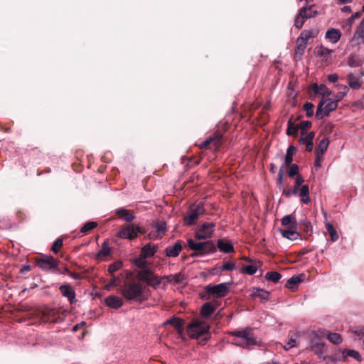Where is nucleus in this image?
<instances>
[{"instance_id": "a19ab883", "label": "nucleus", "mask_w": 364, "mask_h": 364, "mask_svg": "<svg viewBox=\"0 0 364 364\" xmlns=\"http://www.w3.org/2000/svg\"><path fill=\"white\" fill-rule=\"evenodd\" d=\"M299 126L295 125L291 120L287 123V134L289 136H295L297 134Z\"/></svg>"}, {"instance_id": "6e6552de", "label": "nucleus", "mask_w": 364, "mask_h": 364, "mask_svg": "<svg viewBox=\"0 0 364 364\" xmlns=\"http://www.w3.org/2000/svg\"><path fill=\"white\" fill-rule=\"evenodd\" d=\"M156 282L158 281L157 284H154L153 285H149L150 287H153L154 289H157L159 286L162 284H163V289H166L168 285V283H174L176 284H181L183 280L185 279V276L182 273L179 272L175 274H170L163 277H158L156 274ZM152 283H154L153 282Z\"/></svg>"}, {"instance_id": "1a4fd4ad", "label": "nucleus", "mask_w": 364, "mask_h": 364, "mask_svg": "<svg viewBox=\"0 0 364 364\" xmlns=\"http://www.w3.org/2000/svg\"><path fill=\"white\" fill-rule=\"evenodd\" d=\"M215 225L213 223H203L195 231V238L198 240H208L213 237Z\"/></svg>"}, {"instance_id": "423d86ee", "label": "nucleus", "mask_w": 364, "mask_h": 364, "mask_svg": "<svg viewBox=\"0 0 364 364\" xmlns=\"http://www.w3.org/2000/svg\"><path fill=\"white\" fill-rule=\"evenodd\" d=\"M187 333L191 338H198L204 336L209 338V325L205 322L193 321L187 327Z\"/></svg>"}, {"instance_id": "338daca9", "label": "nucleus", "mask_w": 364, "mask_h": 364, "mask_svg": "<svg viewBox=\"0 0 364 364\" xmlns=\"http://www.w3.org/2000/svg\"><path fill=\"white\" fill-rule=\"evenodd\" d=\"M296 341L295 338H291L288 341V348H293L296 346Z\"/></svg>"}, {"instance_id": "680f3d73", "label": "nucleus", "mask_w": 364, "mask_h": 364, "mask_svg": "<svg viewBox=\"0 0 364 364\" xmlns=\"http://www.w3.org/2000/svg\"><path fill=\"white\" fill-rule=\"evenodd\" d=\"M361 15V13L360 12H355L354 14H353L348 19V23L351 25L353 22V21L355 19V18H358Z\"/></svg>"}, {"instance_id": "2eb2a0df", "label": "nucleus", "mask_w": 364, "mask_h": 364, "mask_svg": "<svg viewBox=\"0 0 364 364\" xmlns=\"http://www.w3.org/2000/svg\"><path fill=\"white\" fill-rule=\"evenodd\" d=\"M222 144V134L220 132H215L212 136L207 138L200 145V149H210L217 150Z\"/></svg>"}, {"instance_id": "9b49d317", "label": "nucleus", "mask_w": 364, "mask_h": 364, "mask_svg": "<svg viewBox=\"0 0 364 364\" xmlns=\"http://www.w3.org/2000/svg\"><path fill=\"white\" fill-rule=\"evenodd\" d=\"M139 233H144V230L139 225L132 224L122 228L117 236L122 239L132 240L136 238Z\"/></svg>"}, {"instance_id": "0e129e2a", "label": "nucleus", "mask_w": 364, "mask_h": 364, "mask_svg": "<svg viewBox=\"0 0 364 364\" xmlns=\"http://www.w3.org/2000/svg\"><path fill=\"white\" fill-rule=\"evenodd\" d=\"M284 166H282L279 168V171L278 172V181L279 184H282L283 181V170H284Z\"/></svg>"}, {"instance_id": "412c9836", "label": "nucleus", "mask_w": 364, "mask_h": 364, "mask_svg": "<svg viewBox=\"0 0 364 364\" xmlns=\"http://www.w3.org/2000/svg\"><path fill=\"white\" fill-rule=\"evenodd\" d=\"M312 90L315 94L321 95L323 97H328L332 95V91L330 90L324 84H321L320 85L313 84Z\"/></svg>"}, {"instance_id": "c03bdc74", "label": "nucleus", "mask_w": 364, "mask_h": 364, "mask_svg": "<svg viewBox=\"0 0 364 364\" xmlns=\"http://www.w3.org/2000/svg\"><path fill=\"white\" fill-rule=\"evenodd\" d=\"M97 224L96 222L90 221L86 223L80 229V232L82 233H87L90 230H93L97 227Z\"/></svg>"}, {"instance_id": "37998d69", "label": "nucleus", "mask_w": 364, "mask_h": 364, "mask_svg": "<svg viewBox=\"0 0 364 364\" xmlns=\"http://www.w3.org/2000/svg\"><path fill=\"white\" fill-rule=\"evenodd\" d=\"M333 52V50L326 48L323 46L316 48V55L320 57H323L326 55L331 54Z\"/></svg>"}, {"instance_id": "e433bc0d", "label": "nucleus", "mask_w": 364, "mask_h": 364, "mask_svg": "<svg viewBox=\"0 0 364 364\" xmlns=\"http://www.w3.org/2000/svg\"><path fill=\"white\" fill-rule=\"evenodd\" d=\"M325 336H326L328 340L333 344L338 345L342 342L341 336L337 333H328L325 334Z\"/></svg>"}, {"instance_id": "bf43d9fd", "label": "nucleus", "mask_w": 364, "mask_h": 364, "mask_svg": "<svg viewBox=\"0 0 364 364\" xmlns=\"http://www.w3.org/2000/svg\"><path fill=\"white\" fill-rule=\"evenodd\" d=\"M298 193L296 191V188L289 189V190H284L283 194L286 197H291L292 195H296Z\"/></svg>"}, {"instance_id": "79ce46f5", "label": "nucleus", "mask_w": 364, "mask_h": 364, "mask_svg": "<svg viewBox=\"0 0 364 364\" xmlns=\"http://www.w3.org/2000/svg\"><path fill=\"white\" fill-rule=\"evenodd\" d=\"M325 225L331 236V240L333 242L336 241L338 239V235L337 234L336 229L333 228V225L331 224L330 223H326Z\"/></svg>"}, {"instance_id": "c85d7f7f", "label": "nucleus", "mask_w": 364, "mask_h": 364, "mask_svg": "<svg viewBox=\"0 0 364 364\" xmlns=\"http://www.w3.org/2000/svg\"><path fill=\"white\" fill-rule=\"evenodd\" d=\"M348 65L351 68L360 67L363 63V60L358 55L350 54L348 58Z\"/></svg>"}, {"instance_id": "49530a36", "label": "nucleus", "mask_w": 364, "mask_h": 364, "mask_svg": "<svg viewBox=\"0 0 364 364\" xmlns=\"http://www.w3.org/2000/svg\"><path fill=\"white\" fill-rule=\"evenodd\" d=\"M159 235H164L166 231V223L164 221L157 222L154 224Z\"/></svg>"}, {"instance_id": "bb28decb", "label": "nucleus", "mask_w": 364, "mask_h": 364, "mask_svg": "<svg viewBox=\"0 0 364 364\" xmlns=\"http://www.w3.org/2000/svg\"><path fill=\"white\" fill-rule=\"evenodd\" d=\"M282 224L289 228L294 229L296 227V218L293 215H287L281 220Z\"/></svg>"}, {"instance_id": "2f4dec72", "label": "nucleus", "mask_w": 364, "mask_h": 364, "mask_svg": "<svg viewBox=\"0 0 364 364\" xmlns=\"http://www.w3.org/2000/svg\"><path fill=\"white\" fill-rule=\"evenodd\" d=\"M295 151V148L294 146L290 145L287 150L284 157V164L282 166H284V168L289 166L293 161V155Z\"/></svg>"}, {"instance_id": "4c0bfd02", "label": "nucleus", "mask_w": 364, "mask_h": 364, "mask_svg": "<svg viewBox=\"0 0 364 364\" xmlns=\"http://www.w3.org/2000/svg\"><path fill=\"white\" fill-rule=\"evenodd\" d=\"M111 253V249L106 242L102 244V248L98 252L97 256L100 259L107 257Z\"/></svg>"}, {"instance_id": "69168bd1", "label": "nucleus", "mask_w": 364, "mask_h": 364, "mask_svg": "<svg viewBox=\"0 0 364 364\" xmlns=\"http://www.w3.org/2000/svg\"><path fill=\"white\" fill-rule=\"evenodd\" d=\"M306 145V150L309 152H311L313 149L314 144L312 141H305L304 143Z\"/></svg>"}, {"instance_id": "473e14b6", "label": "nucleus", "mask_w": 364, "mask_h": 364, "mask_svg": "<svg viewBox=\"0 0 364 364\" xmlns=\"http://www.w3.org/2000/svg\"><path fill=\"white\" fill-rule=\"evenodd\" d=\"M306 46H307V43L304 42V41H299V39L297 38L296 40V47L295 48V57L296 58H301L304 51H305V49L306 48Z\"/></svg>"}, {"instance_id": "f257e3e1", "label": "nucleus", "mask_w": 364, "mask_h": 364, "mask_svg": "<svg viewBox=\"0 0 364 364\" xmlns=\"http://www.w3.org/2000/svg\"><path fill=\"white\" fill-rule=\"evenodd\" d=\"M119 292L127 300L139 303L148 300L150 296V290L135 281L125 282L121 287Z\"/></svg>"}, {"instance_id": "13d9d810", "label": "nucleus", "mask_w": 364, "mask_h": 364, "mask_svg": "<svg viewBox=\"0 0 364 364\" xmlns=\"http://www.w3.org/2000/svg\"><path fill=\"white\" fill-rule=\"evenodd\" d=\"M119 281V278L116 277H113L110 282L107 285V289H109L111 287H114L118 285L117 282Z\"/></svg>"}, {"instance_id": "aec40b11", "label": "nucleus", "mask_w": 364, "mask_h": 364, "mask_svg": "<svg viewBox=\"0 0 364 364\" xmlns=\"http://www.w3.org/2000/svg\"><path fill=\"white\" fill-rule=\"evenodd\" d=\"M218 247L220 252L224 253H230L234 251L233 245L225 239H220L218 240Z\"/></svg>"}, {"instance_id": "72a5a7b5", "label": "nucleus", "mask_w": 364, "mask_h": 364, "mask_svg": "<svg viewBox=\"0 0 364 364\" xmlns=\"http://www.w3.org/2000/svg\"><path fill=\"white\" fill-rule=\"evenodd\" d=\"M328 145L329 140L328 138H323L319 141L318 145L316 149V154L323 155V154L327 151Z\"/></svg>"}, {"instance_id": "dca6fc26", "label": "nucleus", "mask_w": 364, "mask_h": 364, "mask_svg": "<svg viewBox=\"0 0 364 364\" xmlns=\"http://www.w3.org/2000/svg\"><path fill=\"white\" fill-rule=\"evenodd\" d=\"M61 294L66 297L70 304L76 301L74 289L69 284H63L59 287Z\"/></svg>"}, {"instance_id": "393cba45", "label": "nucleus", "mask_w": 364, "mask_h": 364, "mask_svg": "<svg viewBox=\"0 0 364 364\" xmlns=\"http://www.w3.org/2000/svg\"><path fill=\"white\" fill-rule=\"evenodd\" d=\"M164 324V325H167V324L172 325L173 326H174L176 328V329L177 330V331L179 333H181L183 331V321L178 317L171 318L166 320Z\"/></svg>"}, {"instance_id": "8fccbe9b", "label": "nucleus", "mask_w": 364, "mask_h": 364, "mask_svg": "<svg viewBox=\"0 0 364 364\" xmlns=\"http://www.w3.org/2000/svg\"><path fill=\"white\" fill-rule=\"evenodd\" d=\"M299 129L301 130V135H305L306 129L311 126V122L309 121H302L298 124Z\"/></svg>"}, {"instance_id": "774afa93", "label": "nucleus", "mask_w": 364, "mask_h": 364, "mask_svg": "<svg viewBox=\"0 0 364 364\" xmlns=\"http://www.w3.org/2000/svg\"><path fill=\"white\" fill-rule=\"evenodd\" d=\"M335 87L339 90H349V88L348 86L345 85H342V84H337L335 85Z\"/></svg>"}, {"instance_id": "c756f323", "label": "nucleus", "mask_w": 364, "mask_h": 364, "mask_svg": "<svg viewBox=\"0 0 364 364\" xmlns=\"http://www.w3.org/2000/svg\"><path fill=\"white\" fill-rule=\"evenodd\" d=\"M304 277V275L302 274L292 276L287 280L285 285L286 287L293 289L295 285H297L302 282Z\"/></svg>"}, {"instance_id": "7ed1b4c3", "label": "nucleus", "mask_w": 364, "mask_h": 364, "mask_svg": "<svg viewBox=\"0 0 364 364\" xmlns=\"http://www.w3.org/2000/svg\"><path fill=\"white\" fill-rule=\"evenodd\" d=\"M187 244L188 247L197 253L192 254L191 256L205 255L214 253L217 251V247L212 240H206L205 242H196L193 239H188Z\"/></svg>"}, {"instance_id": "a18cd8bd", "label": "nucleus", "mask_w": 364, "mask_h": 364, "mask_svg": "<svg viewBox=\"0 0 364 364\" xmlns=\"http://www.w3.org/2000/svg\"><path fill=\"white\" fill-rule=\"evenodd\" d=\"M257 271V267L254 264H250L247 266H244L242 268V272L245 273L249 275L255 274Z\"/></svg>"}, {"instance_id": "4be33fe9", "label": "nucleus", "mask_w": 364, "mask_h": 364, "mask_svg": "<svg viewBox=\"0 0 364 364\" xmlns=\"http://www.w3.org/2000/svg\"><path fill=\"white\" fill-rule=\"evenodd\" d=\"M115 213L121 217L125 222L130 223L135 218V215L129 210L121 208L115 210Z\"/></svg>"}, {"instance_id": "f03ea898", "label": "nucleus", "mask_w": 364, "mask_h": 364, "mask_svg": "<svg viewBox=\"0 0 364 364\" xmlns=\"http://www.w3.org/2000/svg\"><path fill=\"white\" fill-rule=\"evenodd\" d=\"M146 259V257L140 255L138 258L134 260V264L141 269L136 273V278L144 282L148 286L153 285V282H154V284H157L158 281L156 282V274L148 267Z\"/></svg>"}, {"instance_id": "20e7f679", "label": "nucleus", "mask_w": 364, "mask_h": 364, "mask_svg": "<svg viewBox=\"0 0 364 364\" xmlns=\"http://www.w3.org/2000/svg\"><path fill=\"white\" fill-rule=\"evenodd\" d=\"M230 334L236 337L237 339L235 340L232 343L237 346L247 348L257 343L252 333L251 328H246L243 330L231 332Z\"/></svg>"}, {"instance_id": "9d476101", "label": "nucleus", "mask_w": 364, "mask_h": 364, "mask_svg": "<svg viewBox=\"0 0 364 364\" xmlns=\"http://www.w3.org/2000/svg\"><path fill=\"white\" fill-rule=\"evenodd\" d=\"M318 14L317 11L313 9V6H310L309 7L304 6L301 7L298 14L296 15L294 21V26L300 29L304 24V22L306 19L313 18Z\"/></svg>"}, {"instance_id": "7c9ffc66", "label": "nucleus", "mask_w": 364, "mask_h": 364, "mask_svg": "<svg viewBox=\"0 0 364 364\" xmlns=\"http://www.w3.org/2000/svg\"><path fill=\"white\" fill-rule=\"evenodd\" d=\"M299 191V196L301 197V202L304 204H308L310 201L309 188L308 185L301 186Z\"/></svg>"}, {"instance_id": "ddd939ff", "label": "nucleus", "mask_w": 364, "mask_h": 364, "mask_svg": "<svg viewBox=\"0 0 364 364\" xmlns=\"http://www.w3.org/2000/svg\"><path fill=\"white\" fill-rule=\"evenodd\" d=\"M204 213L205 208L202 203L191 205L188 214L183 218L185 225L188 226L193 225Z\"/></svg>"}, {"instance_id": "b1692460", "label": "nucleus", "mask_w": 364, "mask_h": 364, "mask_svg": "<svg viewBox=\"0 0 364 364\" xmlns=\"http://www.w3.org/2000/svg\"><path fill=\"white\" fill-rule=\"evenodd\" d=\"M325 36L331 43H336L341 38V33L338 29L331 28L326 31Z\"/></svg>"}, {"instance_id": "0eeeda50", "label": "nucleus", "mask_w": 364, "mask_h": 364, "mask_svg": "<svg viewBox=\"0 0 364 364\" xmlns=\"http://www.w3.org/2000/svg\"><path fill=\"white\" fill-rule=\"evenodd\" d=\"M338 107V102L331 98L322 99L318 105L316 118L321 119L335 110Z\"/></svg>"}, {"instance_id": "052dcab7", "label": "nucleus", "mask_w": 364, "mask_h": 364, "mask_svg": "<svg viewBox=\"0 0 364 364\" xmlns=\"http://www.w3.org/2000/svg\"><path fill=\"white\" fill-rule=\"evenodd\" d=\"M323 159V155H319L318 154H316V160H315V166L316 168H320L321 166V161Z\"/></svg>"}, {"instance_id": "39448f33", "label": "nucleus", "mask_w": 364, "mask_h": 364, "mask_svg": "<svg viewBox=\"0 0 364 364\" xmlns=\"http://www.w3.org/2000/svg\"><path fill=\"white\" fill-rule=\"evenodd\" d=\"M324 336L325 332L322 330L314 331L309 336L311 350L323 361L326 359V356L323 355L324 343L322 341Z\"/></svg>"}, {"instance_id": "f3484780", "label": "nucleus", "mask_w": 364, "mask_h": 364, "mask_svg": "<svg viewBox=\"0 0 364 364\" xmlns=\"http://www.w3.org/2000/svg\"><path fill=\"white\" fill-rule=\"evenodd\" d=\"M182 250L181 241L176 242L173 245H169L166 248V255L169 257H177Z\"/></svg>"}, {"instance_id": "3c124183", "label": "nucleus", "mask_w": 364, "mask_h": 364, "mask_svg": "<svg viewBox=\"0 0 364 364\" xmlns=\"http://www.w3.org/2000/svg\"><path fill=\"white\" fill-rule=\"evenodd\" d=\"M63 245V240L62 239H57L54 243L52 245V247H51V250L52 251H53L55 253H57L58 252V251L60 250V247H62Z\"/></svg>"}, {"instance_id": "4d7b16f0", "label": "nucleus", "mask_w": 364, "mask_h": 364, "mask_svg": "<svg viewBox=\"0 0 364 364\" xmlns=\"http://www.w3.org/2000/svg\"><path fill=\"white\" fill-rule=\"evenodd\" d=\"M304 181V180L302 176H299L296 177V178L295 180V184H294L293 188H296V191L297 193H299V187Z\"/></svg>"}, {"instance_id": "f704fd0d", "label": "nucleus", "mask_w": 364, "mask_h": 364, "mask_svg": "<svg viewBox=\"0 0 364 364\" xmlns=\"http://www.w3.org/2000/svg\"><path fill=\"white\" fill-rule=\"evenodd\" d=\"M251 295L255 297H258L261 300H267L269 299V292L263 289H255Z\"/></svg>"}, {"instance_id": "58836bf2", "label": "nucleus", "mask_w": 364, "mask_h": 364, "mask_svg": "<svg viewBox=\"0 0 364 364\" xmlns=\"http://www.w3.org/2000/svg\"><path fill=\"white\" fill-rule=\"evenodd\" d=\"M282 278L281 274L277 272H269L265 275V279L268 281L277 283Z\"/></svg>"}, {"instance_id": "5fc2aeb1", "label": "nucleus", "mask_w": 364, "mask_h": 364, "mask_svg": "<svg viewBox=\"0 0 364 364\" xmlns=\"http://www.w3.org/2000/svg\"><path fill=\"white\" fill-rule=\"evenodd\" d=\"M314 136H315V132H310L309 133H308V134L305 137H301L299 139V141L301 143H304L305 141H312L313 142V139H314Z\"/></svg>"}, {"instance_id": "603ef678", "label": "nucleus", "mask_w": 364, "mask_h": 364, "mask_svg": "<svg viewBox=\"0 0 364 364\" xmlns=\"http://www.w3.org/2000/svg\"><path fill=\"white\" fill-rule=\"evenodd\" d=\"M298 173H299V166L295 164H291L289 168V170L288 171L289 176L291 178H293L294 176L297 175Z\"/></svg>"}, {"instance_id": "cd10ccee", "label": "nucleus", "mask_w": 364, "mask_h": 364, "mask_svg": "<svg viewBox=\"0 0 364 364\" xmlns=\"http://www.w3.org/2000/svg\"><path fill=\"white\" fill-rule=\"evenodd\" d=\"M279 232L283 237L291 240H295L300 237V234L291 228L289 230L281 229Z\"/></svg>"}, {"instance_id": "6ab92c4d", "label": "nucleus", "mask_w": 364, "mask_h": 364, "mask_svg": "<svg viewBox=\"0 0 364 364\" xmlns=\"http://www.w3.org/2000/svg\"><path fill=\"white\" fill-rule=\"evenodd\" d=\"M347 80L348 88H351L353 90H359L361 87L362 82L360 80L355 76L353 73H350L347 75Z\"/></svg>"}, {"instance_id": "6e6d98bb", "label": "nucleus", "mask_w": 364, "mask_h": 364, "mask_svg": "<svg viewBox=\"0 0 364 364\" xmlns=\"http://www.w3.org/2000/svg\"><path fill=\"white\" fill-rule=\"evenodd\" d=\"M348 90H341L335 95V100L338 102L343 100L348 94Z\"/></svg>"}, {"instance_id": "864d4df0", "label": "nucleus", "mask_w": 364, "mask_h": 364, "mask_svg": "<svg viewBox=\"0 0 364 364\" xmlns=\"http://www.w3.org/2000/svg\"><path fill=\"white\" fill-rule=\"evenodd\" d=\"M235 262H228L223 264L221 267L222 271H231L235 269Z\"/></svg>"}, {"instance_id": "f8f14e48", "label": "nucleus", "mask_w": 364, "mask_h": 364, "mask_svg": "<svg viewBox=\"0 0 364 364\" xmlns=\"http://www.w3.org/2000/svg\"><path fill=\"white\" fill-rule=\"evenodd\" d=\"M208 296L203 298L209 299L210 295L216 298H221L227 295L229 291V283L224 282L217 285H208L205 287Z\"/></svg>"}, {"instance_id": "ea45409f", "label": "nucleus", "mask_w": 364, "mask_h": 364, "mask_svg": "<svg viewBox=\"0 0 364 364\" xmlns=\"http://www.w3.org/2000/svg\"><path fill=\"white\" fill-rule=\"evenodd\" d=\"M314 36L315 34L312 31L304 30L301 33L300 36L298 37V39H299V41L308 43L309 39L314 38Z\"/></svg>"}, {"instance_id": "4468645a", "label": "nucleus", "mask_w": 364, "mask_h": 364, "mask_svg": "<svg viewBox=\"0 0 364 364\" xmlns=\"http://www.w3.org/2000/svg\"><path fill=\"white\" fill-rule=\"evenodd\" d=\"M36 261L37 266L44 271L58 268V261L51 256L43 255L36 258Z\"/></svg>"}, {"instance_id": "a211bd4d", "label": "nucleus", "mask_w": 364, "mask_h": 364, "mask_svg": "<svg viewBox=\"0 0 364 364\" xmlns=\"http://www.w3.org/2000/svg\"><path fill=\"white\" fill-rule=\"evenodd\" d=\"M105 304L109 307L118 309L123 305V301L118 296L110 295L105 299Z\"/></svg>"}, {"instance_id": "c9c22d12", "label": "nucleus", "mask_w": 364, "mask_h": 364, "mask_svg": "<svg viewBox=\"0 0 364 364\" xmlns=\"http://www.w3.org/2000/svg\"><path fill=\"white\" fill-rule=\"evenodd\" d=\"M348 357H352L355 360H360V356L358 351L354 350H343L342 351V358L344 360L347 359Z\"/></svg>"}, {"instance_id": "09e8293b", "label": "nucleus", "mask_w": 364, "mask_h": 364, "mask_svg": "<svg viewBox=\"0 0 364 364\" xmlns=\"http://www.w3.org/2000/svg\"><path fill=\"white\" fill-rule=\"evenodd\" d=\"M314 106L311 102H306L304 105V109L306 112V117H311L314 115Z\"/></svg>"}, {"instance_id": "5701e85b", "label": "nucleus", "mask_w": 364, "mask_h": 364, "mask_svg": "<svg viewBox=\"0 0 364 364\" xmlns=\"http://www.w3.org/2000/svg\"><path fill=\"white\" fill-rule=\"evenodd\" d=\"M216 308V304H213L210 302H206L201 307L200 314L202 315L203 317H208L215 311Z\"/></svg>"}, {"instance_id": "e2e57ef3", "label": "nucleus", "mask_w": 364, "mask_h": 364, "mask_svg": "<svg viewBox=\"0 0 364 364\" xmlns=\"http://www.w3.org/2000/svg\"><path fill=\"white\" fill-rule=\"evenodd\" d=\"M338 80V75L336 73L329 74L328 75V80L330 82H336Z\"/></svg>"}, {"instance_id": "a878e982", "label": "nucleus", "mask_w": 364, "mask_h": 364, "mask_svg": "<svg viewBox=\"0 0 364 364\" xmlns=\"http://www.w3.org/2000/svg\"><path fill=\"white\" fill-rule=\"evenodd\" d=\"M157 250V246H151L150 244H147L141 248L140 255L146 258L151 257L154 255Z\"/></svg>"}, {"instance_id": "de8ad7c7", "label": "nucleus", "mask_w": 364, "mask_h": 364, "mask_svg": "<svg viewBox=\"0 0 364 364\" xmlns=\"http://www.w3.org/2000/svg\"><path fill=\"white\" fill-rule=\"evenodd\" d=\"M122 267V262L121 261H116L109 266L108 272L110 274H113L115 272L120 269Z\"/></svg>"}]
</instances>
